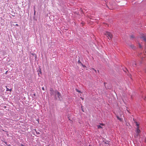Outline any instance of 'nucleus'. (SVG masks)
Masks as SVG:
<instances>
[{
	"instance_id": "nucleus-1",
	"label": "nucleus",
	"mask_w": 146,
	"mask_h": 146,
	"mask_svg": "<svg viewBox=\"0 0 146 146\" xmlns=\"http://www.w3.org/2000/svg\"><path fill=\"white\" fill-rule=\"evenodd\" d=\"M105 35L107 36L109 39H111L112 38V34L109 32H106L105 33Z\"/></svg>"
},
{
	"instance_id": "nucleus-2",
	"label": "nucleus",
	"mask_w": 146,
	"mask_h": 146,
	"mask_svg": "<svg viewBox=\"0 0 146 146\" xmlns=\"http://www.w3.org/2000/svg\"><path fill=\"white\" fill-rule=\"evenodd\" d=\"M50 91L51 95L56 97V91H54L52 88H51L50 89Z\"/></svg>"
},
{
	"instance_id": "nucleus-3",
	"label": "nucleus",
	"mask_w": 146,
	"mask_h": 146,
	"mask_svg": "<svg viewBox=\"0 0 146 146\" xmlns=\"http://www.w3.org/2000/svg\"><path fill=\"white\" fill-rule=\"evenodd\" d=\"M57 96L58 97L59 99H60L61 97V94L57 91H56V97H55L56 98Z\"/></svg>"
},
{
	"instance_id": "nucleus-4",
	"label": "nucleus",
	"mask_w": 146,
	"mask_h": 146,
	"mask_svg": "<svg viewBox=\"0 0 146 146\" xmlns=\"http://www.w3.org/2000/svg\"><path fill=\"white\" fill-rule=\"evenodd\" d=\"M139 128H137L136 131V133L137 134V135H139V133L140 132V131Z\"/></svg>"
},
{
	"instance_id": "nucleus-5",
	"label": "nucleus",
	"mask_w": 146,
	"mask_h": 146,
	"mask_svg": "<svg viewBox=\"0 0 146 146\" xmlns=\"http://www.w3.org/2000/svg\"><path fill=\"white\" fill-rule=\"evenodd\" d=\"M117 117L118 119L120 121H122L123 119L122 118L119 117V116L117 115Z\"/></svg>"
},
{
	"instance_id": "nucleus-6",
	"label": "nucleus",
	"mask_w": 146,
	"mask_h": 146,
	"mask_svg": "<svg viewBox=\"0 0 146 146\" xmlns=\"http://www.w3.org/2000/svg\"><path fill=\"white\" fill-rule=\"evenodd\" d=\"M141 39L145 41H146V39L145 36H143L141 38Z\"/></svg>"
},
{
	"instance_id": "nucleus-7",
	"label": "nucleus",
	"mask_w": 146,
	"mask_h": 146,
	"mask_svg": "<svg viewBox=\"0 0 146 146\" xmlns=\"http://www.w3.org/2000/svg\"><path fill=\"white\" fill-rule=\"evenodd\" d=\"M97 127H98V129H100V128L103 129V127L100 125H98L97 126Z\"/></svg>"
},
{
	"instance_id": "nucleus-8",
	"label": "nucleus",
	"mask_w": 146,
	"mask_h": 146,
	"mask_svg": "<svg viewBox=\"0 0 146 146\" xmlns=\"http://www.w3.org/2000/svg\"><path fill=\"white\" fill-rule=\"evenodd\" d=\"M6 88H7V90H6V91H11V89H8V88H7V87L6 86Z\"/></svg>"
},
{
	"instance_id": "nucleus-9",
	"label": "nucleus",
	"mask_w": 146,
	"mask_h": 146,
	"mask_svg": "<svg viewBox=\"0 0 146 146\" xmlns=\"http://www.w3.org/2000/svg\"><path fill=\"white\" fill-rule=\"evenodd\" d=\"M78 63H80V64H82V65L84 67H86V66H83V65H82V64L81 63V62L79 60L78 61Z\"/></svg>"
},
{
	"instance_id": "nucleus-10",
	"label": "nucleus",
	"mask_w": 146,
	"mask_h": 146,
	"mask_svg": "<svg viewBox=\"0 0 146 146\" xmlns=\"http://www.w3.org/2000/svg\"><path fill=\"white\" fill-rule=\"evenodd\" d=\"M136 64L135 62H133V64H132V65L133 66H136Z\"/></svg>"
},
{
	"instance_id": "nucleus-11",
	"label": "nucleus",
	"mask_w": 146,
	"mask_h": 146,
	"mask_svg": "<svg viewBox=\"0 0 146 146\" xmlns=\"http://www.w3.org/2000/svg\"><path fill=\"white\" fill-rule=\"evenodd\" d=\"M104 143L106 144H109V142L108 141H105Z\"/></svg>"
},
{
	"instance_id": "nucleus-12",
	"label": "nucleus",
	"mask_w": 146,
	"mask_h": 146,
	"mask_svg": "<svg viewBox=\"0 0 146 146\" xmlns=\"http://www.w3.org/2000/svg\"><path fill=\"white\" fill-rule=\"evenodd\" d=\"M136 125L137 127V128H139V124L137 123V122H136Z\"/></svg>"
},
{
	"instance_id": "nucleus-13",
	"label": "nucleus",
	"mask_w": 146,
	"mask_h": 146,
	"mask_svg": "<svg viewBox=\"0 0 146 146\" xmlns=\"http://www.w3.org/2000/svg\"><path fill=\"white\" fill-rule=\"evenodd\" d=\"M35 131H36V134H40V133L39 132H37L36 131V130H35Z\"/></svg>"
},
{
	"instance_id": "nucleus-14",
	"label": "nucleus",
	"mask_w": 146,
	"mask_h": 146,
	"mask_svg": "<svg viewBox=\"0 0 146 146\" xmlns=\"http://www.w3.org/2000/svg\"><path fill=\"white\" fill-rule=\"evenodd\" d=\"M76 91H77V92H80V91H79V90H78V89H76Z\"/></svg>"
},
{
	"instance_id": "nucleus-15",
	"label": "nucleus",
	"mask_w": 146,
	"mask_h": 146,
	"mask_svg": "<svg viewBox=\"0 0 146 146\" xmlns=\"http://www.w3.org/2000/svg\"><path fill=\"white\" fill-rule=\"evenodd\" d=\"M139 47L140 48H141V46L140 44H139Z\"/></svg>"
},
{
	"instance_id": "nucleus-16",
	"label": "nucleus",
	"mask_w": 146,
	"mask_h": 146,
	"mask_svg": "<svg viewBox=\"0 0 146 146\" xmlns=\"http://www.w3.org/2000/svg\"><path fill=\"white\" fill-rule=\"evenodd\" d=\"M81 108H82V111H83V112H84V111L83 110V109L82 108V106L81 107Z\"/></svg>"
},
{
	"instance_id": "nucleus-17",
	"label": "nucleus",
	"mask_w": 146,
	"mask_h": 146,
	"mask_svg": "<svg viewBox=\"0 0 146 146\" xmlns=\"http://www.w3.org/2000/svg\"><path fill=\"white\" fill-rule=\"evenodd\" d=\"M131 38H134V37L133 35L131 36Z\"/></svg>"
},
{
	"instance_id": "nucleus-18",
	"label": "nucleus",
	"mask_w": 146,
	"mask_h": 146,
	"mask_svg": "<svg viewBox=\"0 0 146 146\" xmlns=\"http://www.w3.org/2000/svg\"><path fill=\"white\" fill-rule=\"evenodd\" d=\"M42 89L43 90H44V87H42Z\"/></svg>"
},
{
	"instance_id": "nucleus-19",
	"label": "nucleus",
	"mask_w": 146,
	"mask_h": 146,
	"mask_svg": "<svg viewBox=\"0 0 146 146\" xmlns=\"http://www.w3.org/2000/svg\"><path fill=\"white\" fill-rule=\"evenodd\" d=\"M130 46L132 48H133V45H131Z\"/></svg>"
},
{
	"instance_id": "nucleus-20",
	"label": "nucleus",
	"mask_w": 146,
	"mask_h": 146,
	"mask_svg": "<svg viewBox=\"0 0 146 146\" xmlns=\"http://www.w3.org/2000/svg\"><path fill=\"white\" fill-rule=\"evenodd\" d=\"M35 12H35V10H34V14L35 15Z\"/></svg>"
},
{
	"instance_id": "nucleus-21",
	"label": "nucleus",
	"mask_w": 146,
	"mask_h": 146,
	"mask_svg": "<svg viewBox=\"0 0 146 146\" xmlns=\"http://www.w3.org/2000/svg\"><path fill=\"white\" fill-rule=\"evenodd\" d=\"M80 98H81V99L82 100H84V98H82V97H80Z\"/></svg>"
},
{
	"instance_id": "nucleus-22",
	"label": "nucleus",
	"mask_w": 146,
	"mask_h": 146,
	"mask_svg": "<svg viewBox=\"0 0 146 146\" xmlns=\"http://www.w3.org/2000/svg\"><path fill=\"white\" fill-rule=\"evenodd\" d=\"M15 25H16V26H18V24H16Z\"/></svg>"
},
{
	"instance_id": "nucleus-23",
	"label": "nucleus",
	"mask_w": 146,
	"mask_h": 146,
	"mask_svg": "<svg viewBox=\"0 0 146 146\" xmlns=\"http://www.w3.org/2000/svg\"><path fill=\"white\" fill-rule=\"evenodd\" d=\"M100 124L101 125H104V124H103V123H102V124Z\"/></svg>"
},
{
	"instance_id": "nucleus-24",
	"label": "nucleus",
	"mask_w": 146,
	"mask_h": 146,
	"mask_svg": "<svg viewBox=\"0 0 146 146\" xmlns=\"http://www.w3.org/2000/svg\"><path fill=\"white\" fill-rule=\"evenodd\" d=\"M145 142H146V139L145 140Z\"/></svg>"
},
{
	"instance_id": "nucleus-25",
	"label": "nucleus",
	"mask_w": 146,
	"mask_h": 146,
	"mask_svg": "<svg viewBox=\"0 0 146 146\" xmlns=\"http://www.w3.org/2000/svg\"><path fill=\"white\" fill-rule=\"evenodd\" d=\"M95 71L96 72V70H95Z\"/></svg>"
},
{
	"instance_id": "nucleus-26",
	"label": "nucleus",
	"mask_w": 146,
	"mask_h": 146,
	"mask_svg": "<svg viewBox=\"0 0 146 146\" xmlns=\"http://www.w3.org/2000/svg\"><path fill=\"white\" fill-rule=\"evenodd\" d=\"M90 146H91L90 145Z\"/></svg>"
}]
</instances>
